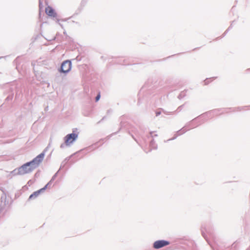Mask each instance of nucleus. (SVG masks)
<instances>
[{
  "label": "nucleus",
  "mask_w": 250,
  "mask_h": 250,
  "mask_svg": "<svg viewBox=\"0 0 250 250\" xmlns=\"http://www.w3.org/2000/svg\"><path fill=\"white\" fill-rule=\"evenodd\" d=\"M36 168L31 165V163L28 162L24 164L18 169V174L20 175L25 174L31 172Z\"/></svg>",
  "instance_id": "nucleus-1"
},
{
  "label": "nucleus",
  "mask_w": 250,
  "mask_h": 250,
  "mask_svg": "<svg viewBox=\"0 0 250 250\" xmlns=\"http://www.w3.org/2000/svg\"><path fill=\"white\" fill-rule=\"evenodd\" d=\"M78 138V135L75 133H71L67 135L64 138L65 144L66 146H69L72 144Z\"/></svg>",
  "instance_id": "nucleus-2"
},
{
  "label": "nucleus",
  "mask_w": 250,
  "mask_h": 250,
  "mask_svg": "<svg viewBox=\"0 0 250 250\" xmlns=\"http://www.w3.org/2000/svg\"><path fill=\"white\" fill-rule=\"evenodd\" d=\"M71 68V62L70 61H64L61 67V71L63 73L68 72Z\"/></svg>",
  "instance_id": "nucleus-3"
},
{
  "label": "nucleus",
  "mask_w": 250,
  "mask_h": 250,
  "mask_svg": "<svg viewBox=\"0 0 250 250\" xmlns=\"http://www.w3.org/2000/svg\"><path fill=\"white\" fill-rule=\"evenodd\" d=\"M169 244V242L165 240H158L155 242L153 244V247L155 249H158Z\"/></svg>",
  "instance_id": "nucleus-4"
},
{
  "label": "nucleus",
  "mask_w": 250,
  "mask_h": 250,
  "mask_svg": "<svg viewBox=\"0 0 250 250\" xmlns=\"http://www.w3.org/2000/svg\"><path fill=\"white\" fill-rule=\"evenodd\" d=\"M44 157L43 154H41L37 156L32 161L30 162L31 163V165L33 166V167H36L38 166L40 163L42 161V159Z\"/></svg>",
  "instance_id": "nucleus-5"
},
{
  "label": "nucleus",
  "mask_w": 250,
  "mask_h": 250,
  "mask_svg": "<svg viewBox=\"0 0 250 250\" xmlns=\"http://www.w3.org/2000/svg\"><path fill=\"white\" fill-rule=\"evenodd\" d=\"M46 14L50 17H56V13L55 10L50 6H47L45 8V10Z\"/></svg>",
  "instance_id": "nucleus-6"
},
{
  "label": "nucleus",
  "mask_w": 250,
  "mask_h": 250,
  "mask_svg": "<svg viewBox=\"0 0 250 250\" xmlns=\"http://www.w3.org/2000/svg\"><path fill=\"white\" fill-rule=\"evenodd\" d=\"M47 186V185H46L44 188L34 192L31 195H30L29 199H32L38 197L41 193V192H43L46 189Z\"/></svg>",
  "instance_id": "nucleus-7"
},
{
  "label": "nucleus",
  "mask_w": 250,
  "mask_h": 250,
  "mask_svg": "<svg viewBox=\"0 0 250 250\" xmlns=\"http://www.w3.org/2000/svg\"><path fill=\"white\" fill-rule=\"evenodd\" d=\"M100 97H101V95H100V93H99L98 95L97 96V97H96V101L97 102L99 100L100 98Z\"/></svg>",
  "instance_id": "nucleus-8"
},
{
  "label": "nucleus",
  "mask_w": 250,
  "mask_h": 250,
  "mask_svg": "<svg viewBox=\"0 0 250 250\" xmlns=\"http://www.w3.org/2000/svg\"><path fill=\"white\" fill-rule=\"evenodd\" d=\"M160 114V113H156V115L157 116V115H159V114Z\"/></svg>",
  "instance_id": "nucleus-9"
}]
</instances>
